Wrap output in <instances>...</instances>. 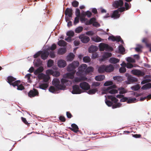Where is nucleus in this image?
<instances>
[{
	"mask_svg": "<svg viewBox=\"0 0 151 151\" xmlns=\"http://www.w3.org/2000/svg\"><path fill=\"white\" fill-rule=\"evenodd\" d=\"M61 84H60V81L59 79L55 78L52 81L53 85L55 86L58 89L61 90H64L66 86H68L69 82L70 84H72V82L68 81L67 79L63 78L61 80Z\"/></svg>",
	"mask_w": 151,
	"mask_h": 151,
	"instance_id": "obj_1",
	"label": "nucleus"
},
{
	"mask_svg": "<svg viewBox=\"0 0 151 151\" xmlns=\"http://www.w3.org/2000/svg\"><path fill=\"white\" fill-rule=\"evenodd\" d=\"M79 65V63L78 61L73 62L71 64H70L67 66V70L68 72H73L76 71L75 70L76 68L78 67Z\"/></svg>",
	"mask_w": 151,
	"mask_h": 151,
	"instance_id": "obj_2",
	"label": "nucleus"
},
{
	"mask_svg": "<svg viewBox=\"0 0 151 151\" xmlns=\"http://www.w3.org/2000/svg\"><path fill=\"white\" fill-rule=\"evenodd\" d=\"M87 65L83 64L81 65L78 68V71L76 72V74L78 76H83V73L87 68Z\"/></svg>",
	"mask_w": 151,
	"mask_h": 151,
	"instance_id": "obj_3",
	"label": "nucleus"
},
{
	"mask_svg": "<svg viewBox=\"0 0 151 151\" xmlns=\"http://www.w3.org/2000/svg\"><path fill=\"white\" fill-rule=\"evenodd\" d=\"M96 20L95 18H91L89 21H87L86 22L85 24L86 25H90L92 24L93 25L94 27H99L100 25L99 23L96 21Z\"/></svg>",
	"mask_w": 151,
	"mask_h": 151,
	"instance_id": "obj_4",
	"label": "nucleus"
},
{
	"mask_svg": "<svg viewBox=\"0 0 151 151\" xmlns=\"http://www.w3.org/2000/svg\"><path fill=\"white\" fill-rule=\"evenodd\" d=\"M125 11V8L124 7H120L118 8L117 10H115L113 12L112 14L111 15V17L114 19H117L119 18L120 14H119V12H122Z\"/></svg>",
	"mask_w": 151,
	"mask_h": 151,
	"instance_id": "obj_5",
	"label": "nucleus"
},
{
	"mask_svg": "<svg viewBox=\"0 0 151 151\" xmlns=\"http://www.w3.org/2000/svg\"><path fill=\"white\" fill-rule=\"evenodd\" d=\"M99 50L101 51H104V50L106 51L111 50L112 48L109 45L105 43H101L99 45Z\"/></svg>",
	"mask_w": 151,
	"mask_h": 151,
	"instance_id": "obj_6",
	"label": "nucleus"
},
{
	"mask_svg": "<svg viewBox=\"0 0 151 151\" xmlns=\"http://www.w3.org/2000/svg\"><path fill=\"white\" fill-rule=\"evenodd\" d=\"M70 91L73 94H79L83 92L79 86L77 85H75L73 86L72 90Z\"/></svg>",
	"mask_w": 151,
	"mask_h": 151,
	"instance_id": "obj_7",
	"label": "nucleus"
},
{
	"mask_svg": "<svg viewBox=\"0 0 151 151\" xmlns=\"http://www.w3.org/2000/svg\"><path fill=\"white\" fill-rule=\"evenodd\" d=\"M131 73L134 75L139 76H144L145 73L143 71L137 69H134L132 70Z\"/></svg>",
	"mask_w": 151,
	"mask_h": 151,
	"instance_id": "obj_8",
	"label": "nucleus"
},
{
	"mask_svg": "<svg viewBox=\"0 0 151 151\" xmlns=\"http://www.w3.org/2000/svg\"><path fill=\"white\" fill-rule=\"evenodd\" d=\"M13 86L14 87L17 86V89L19 90H22L24 89V88L23 85L21 83L20 81L18 80L13 84Z\"/></svg>",
	"mask_w": 151,
	"mask_h": 151,
	"instance_id": "obj_9",
	"label": "nucleus"
},
{
	"mask_svg": "<svg viewBox=\"0 0 151 151\" xmlns=\"http://www.w3.org/2000/svg\"><path fill=\"white\" fill-rule=\"evenodd\" d=\"M79 77H76L72 81V82L74 84L80 82L82 81L86 80L87 78L85 76H82Z\"/></svg>",
	"mask_w": 151,
	"mask_h": 151,
	"instance_id": "obj_10",
	"label": "nucleus"
},
{
	"mask_svg": "<svg viewBox=\"0 0 151 151\" xmlns=\"http://www.w3.org/2000/svg\"><path fill=\"white\" fill-rule=\"evenodd\" d=\"M114 86H111L108 87L105 89V93H109L111 94H114L118 93V91L116 89H113Z\"/></svg>",
	"mask_w": 151,
	"mask_h": 151,
	"instance_id": "obj_11",
	"label": "nucleus"
},
{
	"mask_svg": "<svg viewBox=\"0 0 151 151\" xmlns=\"http://www.w3.org/2000/svg\"><path fill=\"white\" fill-rule=\"evenodd\" d=\"M79 38L83 43H86L88 42L90 40L89 37L83 34L80 35L79 37Z\"/></svg>",
	"mask_w": 151,
	"mask_h": 151,
	"instance_id": "obj_12",
	"label": "nucleus"
},
{
	"mask_svg": "<svg viewBox=\"0 0 151 151\" xmlns=\"http://www.w3.org/2000/svg\"><path fill=\"white\" fill-rule=\"evenodd\" d=\"M79 86L82 89L85 90H88L90 88L89 84L86 82H83L80 83Z\"/></svg>",
	"mask_w": 151,
	"mask_h": 151,
	"instance_id": "obj_13",
	"label": "nucleus"
},
{
	"mask_svg": "<svg viewBox=\"0 0 151 151\" xmlns=\"http://www.w3.org/2000/svg\"><path fill=\"white\" fill-rule=\"evenodd\" d=\"M127 80V81H125V82L127 84H129L131 83L137 81V78L133 77L131 76H129L128 77Z\"/></svg>",
	"mask_w": 151,
	"mask_h": 151,
	"instance_id": "obj_14",
	"label": "nucleus"
},
{
	"mask_svg": "<svg viewBox=\"0 0 151 151\" xmlns=\"http://www.w3.org/2000/svg\"><path fill=\"white\" fill-rule=\"evenodd\" d=\"M109 40H111L113 41H116L117 42H119L121 41L122 43H123V41L119 36L114 37L113 36H110L108 38Z\"/></svg>",
	"mask_w": 151,
	"mask_h": 151,
	"instance_id": "obj_15",
	"label": "nucleus"
},
{
	"mask_svg": "<svg viewBox=\"0 0 151 151\" xmlns=\"http://www.w3.org/2000/svg\"><path fill=\"white\" fill-rule=\"evenodd\" d=\"M123 2L122 0H119L115 1L113 3V6L116 8H117L119 7H121L123 4Z\"/></svg>",
	"mask_w": 151,
	"mask_h": 151,
	"instance_id": "obj_16",
	"label": "nucleus"
},
{
	"mask_svg": "<svg viewBox=\"0 0 151 151\" xmlns=\"http://www.w3.org/2000/svg\"><path fill=\"white\" fill-rule=\"evenodd\" d=\"M38 92L36 89H34L30 91L28 93V96L30 97H33L38 95Z\"/></svg>",
	"mask_w": 151,
	"mask_h": 151,
	"instance_id": "obj_17",
	"label": "nucleus"
},
{
	"mask_svg": "<svg viewBox=\"0 0 151 151\" xmlns=\"http://www.w3.org/2000/svg\"><path fill=\"white\" fill-rule=\"evenodd\" d=\"M111 55L112 54L111 53L106 52L102 56V58L99 59V61H104L106 60L107 58L111 56Z\"/></svg>",
	"mask_w": 151,
	"mask_h": 151,
	"instance_id": "obj_18",
	"label": "nucleus"
},
{
	"mask_svg": "<svg viewBox=\"0 0 151 151\" xmlns=\"http://www.w3.org/2000/svg\"><path fill=\"white\" fill-rule=\"evenodd\" d=\"M66 61L63 60H60L58 62V65L60 68L65 67L66 66Z\"/></svg>",
	"mask_w": 151,
	"mask_h": 151,
	"instance_id": "obj_19",
	"label": "nucleus"
},
{
	"mask_svg": "<svg viewBox=\"0 0 151 151\" xmlns=\"http://www.w3.org/2000/svg\"><path fill=\"white\" fill-rule=\"evenodd\" d=\"M49 52L46 51H41V58L44 60L46 59L49 55Z\"/></svg>",
	"mask_w": 151,
	"mask_h": 151,
	"instance_id": "obj_20",
	"label": "nucleus"
},
{
	"mask_svg": "<svg viewBox=\"0 0 151 151\" xmlns=\"http://www.w3.org/2000/svg\"><path fill=\"white\" fill-rule=\"evenodd\" d=\"M106 72H110L113 71L114 70V66L111 64L109 65H105Z\"/></svg>",
	"mask_w": 151,
	"mask_h": 151,
	"instance_id": "obj_21",
	"label": "nucleus"
},
{
	"mask_svg": "<svg viewBox=\"0 0 151 151\" xmlns=\"http://www.w3.org/2000/svg\"><path fill=\"white\" fill-rule=\"evenodd\" d=\"M65 14L66 16L68 17H71L72 14V10L71 9L67 8L65 11Z\"/></svg>",
	"mask_w": 151,
	"mask_h": 151,
	"instance_id": "obj_22",
	"label": "nucleus"
},
{
	"mask_svg": "<svg viewBox=\"0 0 151 151\" xmlns=\"http://www.w3.org/2000/svg\"><path fill=\"white\" fill-rule=\"evenodd\" d=\"M60 90V89H58L56 87H55L52 86H50L49 89V91L50 92L55 93H58V91Z\"/></svg>",
	"mask_w": 151,
	"mask_h": 151,
	"instance_id": "obj_23",
	"label": "nucleus"
},
{
	"mask_svg": "<svg viewBox=\"0 0 151 151\" xmlns=\"http://www.w3.org/2000/svg\"><path fill=\"white\" fill-rule=\"evenodd\" d=\"M16 78L12 76H10L8 77L7 78L8 82L11 85L13 86V84L16 81Z\"/></svg>",
	"mask_w": 151,
	"mask_h": 151,
	"instance_id": "obj_24",
	"label": "nucleus"
},
{
	"mask_svg": "<svg viewBox=\"0 0 151 151\" xmlns=\"http://www.w3.org/2000/svg\"><path fill=\"white\" fill-rule=\"evenodd\" d=\"M98 71L99 73H102L106 72L105 65H102L99 66Z\"/></svg>",
	"mask_w": 151,
	"mask_h": 151,
	"instance_id": "obj_25",
	"label": "nucleus"
},
{
	"mask_svg": "<svg viewBox=\"0 0 151 151\" xmlns=\"http://www.w3.org/2000/svg\"><path fill=\"white\" fill-rule=\"evenodd\" d=\"M98 50V48L97 46L92 45L89 47L88 50L90 53H92L97 51Z\"/></svg>",
	"mask_w": 151,
	"mask_h": 151,
	"instance_id": "obj_26",
	"label": "nucleus"
},
{
	"mask_svg": "<svg viewBox=\"0 0 151 151\" xmlns=\"http://www.w3.org/2000/svg\"><path fill=\"white\" fill-rule=\"evenodd\" d=\"M105 97L106 98V99L107 98L108 99H111V101L114 102H117L118 100L113 96L112 95H105Z\"/></svg>",
	"mask_w": 151,
	"mask_h": 151,
	"instance_id": "obj_27",
	"label": "nucleus"
},
{
	"mask_svg": "<svg viewBox=\"0 0 151 151\" xmlns=\"http://www.w3.org/2000/svg\"><path fill=\"white\" fill-rule=\"evenodd\" d=\"M92 40L96 42H99L103 40L97 36H95L92 37L91 38Z\"/></svg>",
	"mask_w": 151,
	"mask_h": 151,
	"instance_id": "obj_28",
	"label": "nucleus"
},
{
	"mask_svg": "<svg viewBox=\"0 0 151 151\" xmlns=\"http://www.w3.org/2000/svg\"><path fill=\"white\" fill-rule=\"evenodd\" d=\"M76 71H73L71 73H67L65 74V76L71 79H73L74 78V75Z\"/></svg>",
	"mask_w": 151,
	"mask_h": 151,
	"instance_id": "obj_29",
	"label": "nucleus"
},
{
	"mask_svg": "<svg viewBox=\"0 0 151 151\" xmlns=\"http://www.w3.org/2000/svg\"><path fill=\"white\" fill-rule=\"evenodd\" d=\"M72 127L70 128V129L72 131H73L74 132H76L78 131V126L74 124H73L71 125Z\"/></svg>",
	"mask_w": 151,
	"mask_h": 151,
	"instance_id": "obj_30",
	"label": "nucleus"
},
{
	"mask_svg": "<svg viewBox=\"0 0 151 151\" xmlns=\"http://www.w3.org/2000/svg\"><path fill=\"white\" fill-rule=\"evenodd\" d=\"M75 57L73 53H70L67 57V60L68 61H72L74 59Z\"/></svg>",
	"mask_w": 151,
	"mask_h": 151,
	"instance_id": "obj_31",
	"label": "nucleus"
},
{
	"mask_svg": "<svg viewBox=\"0 0 151 151\" xmlns=\"http://www.w3.org/2000/svg\"><path fill=\"white\" fill-rule=\"evenodd\" d=\"M95 78L97 81H101L105 78V76L104 75H100L96 76Z\"/></svg>",
	"mask_w": 151,
	"mask_h": 151,
	"instance_id": "obj_32",
	"label": "nucleus"
},
{
	"mask_svg": "<svg viewBox=\"0 0 151 151\" xmlns=\"http://www.w3.org/2000/svg\"><path fill=\"white\" fill-rule=\"evenodd\" d=\"M109 61V62L111 63L115 64L119 62V60L114 58H110Z\"/></svg>",
	"mask_w": 151,
	"mask_h": 151,
	"instance_id": "obj_33",
	"label": "nucleus"
},
{
	"mask_svg": "<svg viewBox=\"0 0 151 151\" xmlns=\"http://www.w3.org/2000/svg\"><path fill=\"white\" fill-rule=\"evenodd\" d=\"M93 68L91 66H89L87 68L85 71V74H87L91 73L93 71Z\"/></svg>",
	"mask_w": 151,
	"mask_h": 151,
	"instance_id": "obj_34",
	"label": "nucleus"
},
{
	"mask_svg": "<svg viewBox=\"0 0 151 151\" xmlns=\"http://www.w3.org/2000/svg\"><path fill=\"white\" fill-rule=\"evenodd\" d=\"M67 43L63 40H61L58 42V45L60 46L65 47L67 45Z\"/></svg>",
	"mask_w": 151,
	"mask_h": 151,
	"instance_id": "obj_35",
	"label": "nucleus"
},
{
	"mask_svg": "<svg viewBox=\"0 0 151 151\" xmlns=\"http://www.w3.org/2000/svg\"><path fill=\"white\" fill-rule=\"evenodd\" d=\"M43 67H40L34 71V73L35 75H37L38 74L41 73L43 71Z\"/></svg>",
	"mask_w": 151,
	"mask_h": 151,
	"instance_id": "obj_36",
	"label": "nucleus"
},
{
	"mask_svg": "<svg viewBox=\"0 0 151 151\" xmlns=\"http://www.w3.org/2000/svg\"><path fill=\"white\" fill-rule=\"evenodd\" d=\"M66 51L65 48H60L58 51V54L59 55H63L64 54Z\"/></svg>",
	"mask_w": 151,
	"mask_h": 151,
	"instance_id": "obj_37",
	"label": "nucleus"
},
{
	"mask_svg": "<svg viewBox=\"0 0 151 151\" xmlns=\"http://www.w3.org/2000/svg\"><path fill=\"white\" fill-rule=\"evenodd\" d=\"M98 91V89L97 88H94L89 89L87 91V93L89 94L92 95L94 94L96 92Z\"/></svg>",
	"mask_w": 151,
	"mask_h": 151,
	"instance_id": "obj_38",
	"label": "nucleus"
},
{
	"mask_svg": "<svg viewBox=\"0 0 151 151\" xmlns=\"http://www.w3.org/2000/svg\"><path fill=\"white\" fill-rule=\"evenodd\" d=\"M118 89L119 91V93L120 94H124L127 92V90L123 87H120Z\"/></svg>",
	"mask_w": 151,
	"mask_h": 151,
	"instance_id": "obj_39",
	"label": "nucleus"
},
{
	"mask_svg": "<svg viewBox=\"0 0 151 151\" xmlns=\"http://www.w3.org/2000/svg\"><path fill=\"white\" fill-rule=\"evenodd\" d=\"M151 88V84L149 83L143 85L141 88V89L143 90H146L147 89L150 88Z\"/></svg>",
	"mask_w": 151,
	"mask_h": 151,
	"instance_id": "obj_40",
	"label": "nucleus"
},
{
	"mask_svg": "<svg viewBox=\"0 0 151 151\" xmlns=\"http://www.w3.org/2000/svg\"><path fill=\"white\" fill-rule=\"evenodd\" d=\"M113 79L115 80H116L118 82H120L123 80V78L120 76H114L113 77Z\"/></svg>",
	"mask_w": 151,
	"mask_h": 151,
	"instance_id": "obj_41",
	"label": "nucleus"
},
{
	"mask_svg": "<svg viewBox=\"0 0 151 151\" xmlns=\"http://www.w3.org/2000/svg\"><path fill=\"white\" fill-rule=\"evenodd\" d=\"M32 75L30 73L27 74L25 76V78L27 79V82L28 83H31V77Z\"/></svg>",
	"mask_w": 151,
	"mask_h": 151,
	"instance_id": "obj_42",
	"label": "nucleus"
},
{
	"mask_svg": "<svg viewBox=\"0 0 151 151\" xmlns=\"http://www.w3.org/2000/svg\"><path fill=\"white\" fill-rule=\"evenodd\" d=\"M48 86V84L47 83H43L41 84L39 86L40 88L42 89L45 90L47 88Z\"/></svg>",
	"mask_w": 151,
	"mask_h": 151,
	"instance_id": "obj_43",
	"label": "nucleus"
},
{
	"mask_svg": "<svg viewBox=\"0 0 151 151\" xmlns=\"http://www.w3.org/2000/svg\"><path fill=\"white\" fill-rule=\"evenodd\" d=\"M137 100L135 98H129L128 99L127 103L128 104L135 103L137 101Z\"/></svg>",
	"mask_w": 151,
	"mask_h": 151,
	"instance_id": "obj_44",
	"label": "nucleus"
},
{
	"mask_svg": "<svg viewBox=\"0 0 151 151\" xmlns=\"http://www.w3.org/2000/svg\"><path fill=\"white\" fill-rule=\"evenodd\" d=\"M54 61L50 59L48 60L47 62V66L48 67H52L54 64Z\"/></svg>",
	"mask_w": 151,
	"mask_h": 151,
	"instance_id": "obj_45",
	"label": "nucleus"
},
{
	"mask_svg": "<svg viewBox=\"0 0 151 151\" xmlns=\"http://www.w3.org/2000/svg\"><path fill=\"white\" fill-rule=\"evenodd\" d=\"M140 86L139 85L137 84L131 87V89L133 91H137L140 89Z\"/></svg>",
	"mask_w": 151,
	"mask_h": 151,
	"instance_id": "obj_46",
	"label": "nucleus"
},
{
	"mask_svg": "<svg viewBox=\"0 0 151 151\" xmlns=\"http://www.w3.org/2000/svg\"><path fill=\"white\" fill-rule=\"evenodd\" d=\"M83 27L82 26H79L76 28L75 29V32L76 33H79L82 31Z\"/></svg>",
	"mask_w": 151,
	"mask_h": 151,
	"instance_id": "obj_47",
	"label": "nucleus"
},
{
	"mask_svg": "<svg viewBox=\"0 0 151 151\" xmlns=\"http://www.w3.org/2000/svg\"><path fill=\"white\" fill-rule=\"evenodd\" d=\"M83 62L85 63L89 62L91 61L90 58L88 56H85L83 58Z\"/></svg>",
	"mask_w": 151,
	"mask_h": 151,
	"instance_id": "obj_48",
	"label": "nucleus"
},
{
	"mask_svg": "<svg viewBox=\"0 0 151 151\" xmlns=\"http://www.w3.org/2000/svg\"><path fill=\"white\" fill-rule=\"evenodd\" d=\"M74 34V32L72 30H70L67 32L66 35L68 36L71 37L73 36Z\"/></svg>",
	"mask_w": 151,
	"mask_h": 151,
	"instance_id": "obj_49",
	"label": "nucleus"
},
{
	"mask_svg": "<svg viewBox=\"0 0 151 151\" xmlns=\"http://www.w3.org/2000/svg\"><path fill=\"white\" fill-rule=\"evenodd\" d=\"M119 50L120 53H122L125 51L124 47L122 45H120L119 47Z\"/></svg>",
	"mask_w": 151,
	"mask_h": 151,
	"instance_id": "obj_50",
	"label": "nucleus"
},
{
	"mask_svg": "<svg viewBox=\"0 0 151 151\" xmlns=\"http://www.w3.org/2000/svg\"><path fill=\"white\" fill-rule=\"evenodd\" d=\"M100 85V82H94L92 83L91 86L92 87H96L99 86Z\"/></svg>",
	"mask_w": 151,
	"mask_h": 151,
	"instance_id": "obj_51",
	"label": "nucleus"
},
{
	"mask_svg": "<svg viewBox=\"0 0 151 151\" xmlns=\"http://www.w3.org/2000/svg\"><path fill=\"white\" fill-rule=\"evenodd\" d=\"M125 10H127L129 9L131 6V4L130 3H128L127 2H125Z\"/></svg>",
	"mask_w": 151,
	"mask_h": 151,
	"instance_id": "obj_52",
	"label": "nucleus"
},
{
	"mask_svg": "<svg viewBox=\"0 0 151 151\" xmlns=\"http://www.w3.org/2000/svg\"><path fill=\"white\" fill-rule=\"evenodd\" d=\"M147 40L146 38H144L142 40V42L145 43L146 46L147 47H150V44L147 43Z\"/></svg>",
	"mask_w": 151,
	"mask_h": 151,
	"instance_id": "obj_53",
	"label": "nucleus"
},
{
	"mask_svg": "<svg viewBox=\"0 0 151 151\" xmlns=\"http://www.w3.org/2000/svg\"><path fill=\"white\" fill-rule=\"evenodd\" d=\"M127 62L130 63H135V60L133 58L130 57H128L127 59Z\"/></svg>",
	"mask_w": 151,
	"mask_h": 151,
	"instance_id": "obj_54",
	"label": "nucleus"
},
{
	"mask_svg": "<svg viewBox=\"0 0 151 151\" xmlns=\"http://www.w3.org/2000/svg\"><path fill=\"white\" fill-rule=\"evenodd\" d=\"M50 77L49 76L47 75H45L44 77L43 80L44 81L46 82H47L50 79Z\"/></svg>",
	"mask_w": 151,
	"mask_h": 151,
	"instance_id": "obj_55",
	"label": "nucleus"
},
{
	"mask_svg": "<svg viewBox=\"0 0 151 151\" xmlns=\"http://www.w3.org/2000/svg\"><path fill=\"white\" fill-rule=\"evenodd\" d=\"M113 84V82L111 81H106L104 84V85L105 86H111Z\"/></svg>",
	"mask_w": 151,
	"mask_h": 151,
	"instance_id": "obj_56",
	"label": "nucleus"
},
{
	"mask_svg": "<svg viewBox=\"0 0 151 151\" xmlns=\"http://www.w3.org/2000/svg\"><path fill=\"white\" fill-rule=\"evenodd\" d=\"M45 74H44L43 73H40L38 74L37 75L38 76V78L39 79H43L44 77L45 76Z\"/></svg>",
	"mask_w": 151,
	"mask_h": 151,
	"instance_id": "obj_57",
	"label": "nucleus"
},
{
	"mask_svg": "<svg viewBox=\"0 0 151 151\" xmlns=\"http://www.w3.org/2000/svg\"><path fill=\"white\" fill-rule=\"evenodd\" d=\"M122 106V104L120 103H118L112 105V108L113 109H115L120 107Z\"/></svg>",
	"mask_w": 151,
	"mask_h": 151,
	"instance_id": "obj_58",
	"label": "nucleus"
},
{
	"mask_svg": "<svg viewBox=\"0 0 151 151\" xmlns=\"http://www.w3.org/2000/svg\"><path fill=\"white\" fill-rule=\"evenodd\" d=\"M60 73L59 72L57 71H53L52 75L55 77H58L60 76Z\"/></svg>",
	"mask_w": 151,
	"mask_h": 151,
	"instance_id": "obj_59",
	"label": "nucleus"
},
{
	"mask_svg": "<svg viewBox=\"0 0 151 151\" xmlns=\"http://www.w3.org/2000/svg\"><path fill=\"white\" fill-rule=\"evenodd\" d=\"M78 2L76 1H73L72 3V6L74 7H77L78 5Z\"/></svg>",
	"mask_w": 151,
	"mask_h": 151,
	"instance_id": "obj_60",
	"label": "nucleus"
},
{
	"mask_svg": "<svg viewBox=\"0 0 151 151\" xmlns=\"http://www.w3.org/2000/svg\"><path fill=\"white\" fill-rule=\"evenodd\" d=\"M126 71V69L125 67H121L119 69V71L120 73H124Z\"/></svg>",
	"mask_w": 151,
	"mask_h": 151,
	"instance_id": "obj_61",
	"label": "nucleus"
},
{
	"mask_svg": "<svg viewBox=\"0 0 151 151\" xmlns=\"http://www.w3.org/2000/svg\"><path fill=\"white\" fill-rule=\"evenodd\" d=\"M53 71L51 69H48L46 70V73L47 75H52Z\"/></svg>",
	"mask_w": 151,
	"mask_h": 151,
	"instance_id": "obj_62",
	"label": "nucleus"
},
{
	"mask_svg": "<svg viewBox=\"0 0 151 151\" xmlns=\"http://www.w3.org/2000/svg\"><path fill=\"white\" fill-rule=\"evenodd\" d=\"M151 80L149 79H145L142 81L141 82V84H145L146 83L150 82Z\"/></svg>",
	"mask_w": 151,
	"mask_h": 151,
	"instance_id": "obj_63",
	"label": "nucleus"
},
{
	"mask_svg": "<svg viewBox=\"0 0 151 151\" xmlns=\"http://www.w3.org/2000/svg\"><path fill=\"white\" fill-rule=\"evenodd\" d=\"M56 48V46L55 44H53L52 46L49 47V50H55Z\"/></svg>",
	"mask_w": 151,
	"mask_h": 151,
	"instance_id": "obj_64",
	"label": "nucleus"
}]
</instances>
